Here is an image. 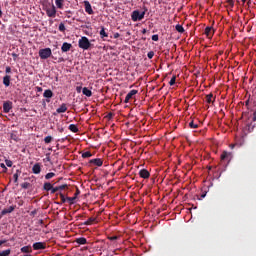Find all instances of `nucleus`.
<instances>
[{"label":"nucleus","mask_w":256,"mask_h":256,"mask_svg":"<svg viewBox=\"0 0 256 256\" xmlns=\"http://www.w3.org/2000/svg\"><path fill=\"white\" fill-rule=\"evenodd\" d=\"M36 89H37L38 93H41V91H43V88H41V87H37Z\"/></svg>","instance_id":"4d7b16f0"},{"label":"nucleus","mask_w":256,"mask_h":256,"mask_svg":"<svg viewBox=\"0 0 256 256\" xmlns=\"http://www.w3.org/2000/svg\"><path fill=\"white\" fill-rule=\"evenodd\" d=\"M100 37L101 39H105V37H109V34H107V32H105V27H101V30H100Z\"/></svg>","instance_id":"b1692460"},{"label":"nucleus","mask_w":256,"mask_h":256,"mask_svg":"<svg viewBox=\"0 0 256 256\" xmlns=\"http://www.w3.org/2000/svg\"><path fill=\"white\" fill-rule=\"evenodd\" d=\"M228 3L233 7V0H228Z\"/></svg>","instance_id":"bf43d9fd"},{"label":"nucleus","mask_w":256,"mask_h":256,"mask_svg":"<svg viewBox=\"0 0 256 256\" xmlns=\"http://www.w3.org/2000/svg\"><path fill=\"white\" fill-rule=\"evenodd\" d=\"M57 113H65L67 112V104L63 103L59 108L56 109Z\"/></svg>","instance_id":"a211bd4d"},{"label":"nucleus","mask_w":256,"mask_h":256,"mask_svg":"<svg viewBox=\"0 0 256 256\" xmlns=\"http://www.w3.org/2000/svg\"><path fill=\"white\" fill-rule=\"evenodd\" d=\"M68 129L72 131V133H79V128H77V125L75 124H70Z\"/></svg>","instance_id":"5701e85b"},{"label":"nucleus","mask_w":256,"mask_h":256,"mask_svg":"<svg viewBox=\"0 0 256 256\" xmlns=\"http://www.w3.org/2000/svg\"><path fill=\"white\" fill-rule=\"evenodd\" d=\"M250 3H251V0H248V5H250Z\"/></svg>","instance_id":"774afa93"},{"label":"nucleus","mask_w":256,"mask_h":256,"mask_svg":"<svg viewBox=\"0 0 256 256\" xmlns=\"http://www.w3.org/2000/svg\"><path fill=\"white\" fill-rule=\"evenodd\" d=\"M77 92L81 93V88L77 87Z\"/></svg>","instance_id":"0e129e2a"},{"label":"nucleus","mask_w":256,"mask_h":256,"mask_svg":"<svg viewBox=\"0 0 256 256\" xmlns=\"http://www.w3.org/2000/svg\"><path fill=\"white\" fill-rule=\"evenodd\" d=\"M147 57H148V59L155 57V52H153V51L148 52Z\"/></svg>","instance_id":"c03bdc74"},{"label":"nucleus","mask_w":256,"mask_h":256,"mask_svg":"<svg viewBox=\"0 0 256 256\" xmlns=\"http://www.w3.org/2000/svg\"><path fill=\"white\" fill-rule=\"evenodd\" d=\"M75 199H77L75 196H73V197H67V198H66V201H68V203H69L70 205H74V204H75Z\"/></svg>","instance_id":"7c9ffc66"},{"label":"nucleus","mask_w":256,"mask_h":256,"mask_svg":"<svg viewBox=\"0 0 256 256\" xmlns=\"http://www.w3.org/2000/svg\"><path fill=\"white\" fill-rule=\"evenodd\" d=\"M53 177H55V173H53V172H49L45 175V179H47V180L53 179Z\"/></svg>","instance_id":"c9c22d12"},{"label":"nucleus","mask_w":256,"mask_h":256,"mask_svg":"<svg viewBox=\"0 0 256 256\" xmlns=\"http://www.w3.org/2000/svg\"><path fill=\"white\" fill-rule=\"evenodd\" d=\"M109 241H117L119 239V236H108Z\"/></svg>","instance_id":"37998d69"},{"label":"nucleus","mask_w":256,"mask_h":256,"mask_svg":"<svg viewBox=\"0 0 256 256\" xmlns=\"http://www.w3.org/2000/svg\"><path fill=\"white\" fill-rule=\"evenodd\" d=\"M75 241L78 245H87V238L85 237L77 238Z\"/></svg>","instance_id":"4be33fe9"},{"label":"nucleus","mask_w":256,"mask_h":256,"mask_svg":"<svg viewBox=\"0 0 256 256\" xmlns=\"http://www.w3.org/2000/svg\"><path fill=\"white\" fill-rule=\"evenodd\" d=\"M10 138L12 139V141H15L16 143L19 141V135L17 134V132H12L10 134Z\"/></svg>","instance_id":"393cba45"},{"label":"nucleus","mask_w":256,"mask_h":256,"mask_svg":"<svg viewBox=\"0 0 256 256\" xmlns=\"http://www.w3.org/2000/svg\"><path fill=\"white\" fill-rule=\"evenodd\" d=\"M232 157H233V153L227 152V151H223L222 154H221V156H220V159H221L222 161H225V160H227V159H231Z\"/></svg>","instance_id":"9b49d317"},{"label":"nucleus","mask_w":256,"mask_h":256,"mask_svg":"<svg viewBox=\"0 0 256 256\" xmlns=\"http://www.w3.org/2000/svg\"><path fill=\"white\" fill-rule=\"evenodd\" d=\"M59 195H60V199H61V201H62V203H66L67 202V198H65V195L63 194V193H59Z\"/></svg>","instance_id":"a19ab883"},{"label":"nucleus","mask_w":256,"mask_h":256,"mask_svg":"<svg viewBox=\"0 0 256 256\" xmlns=\"http://www.w3.org/2000/svg\"><path fill=\"white\" fill-rule=\"evenodd\" d=\"M65 189H67V184L53 187V188H52V195L55 194V193H57V191H63V190H65Z\"/></svg>","instance_id":"4468645a"},{"label":"nucleus","mask_w":256,"mask_h":256,"mask_svg":"<svg viewBox=\"0 0 256 256\" xmlns=\"http://www.w3.org/2000/svg\"><path fill=\"white\" fill-rule=\"evenodd\" d=\"M58 131H59V133H63V131H65V129L59 128Z\"/></svg>","instance_id":"052dcab7"},{"label":"nucleus","mask_w":256,"mask_h":256,"mask_svg":"<svg viewBox=\"0 0 256 256\" xmlns=\"http://www.w3.org/2000/svg\"><path fill=\"white\" fill-rule=\"evenodd\" d=\"M95 221H96V218L90 217L86 222H84V225H93Z\"/></svg>","instance_id":"c756f323"},{"label":"nucleus","mask_w":256,"mask_h":256,"mask_svg":"<svg viewBox=\"0 0 256 256\" xmlns=\"http://www.w3.org/2000/svg\"><path fill=\"white\" fill-rule=\"evenodd\" d=\"M84 7H85V11L86 13H88V15H93V8L91 7V3L87 0L84 1Z\"/></svg>","instance_id":"423d86ee"},{"label":"nucleus","mask_w":256,"mask_h":256,"mask_svg":"<svg viewBox=\"0 0 256 256\" xmlns=\"http://www.w3.org/2000/svg\"><path fill=\"white\" fill-rule=\"evenodd\" d=\"M21 253H31V246H24L21 248Z\"/></svg>","instance_id":"c85d7f7f"},{"label":"nucleus","mask_w":256,"mask_h":256,"mask_svg":"<svg viewBox=\"0 0 256 256\" xmlns=\"http://www.w3.org/2000/svg\"><path fill=\"white\" fill-rule=\"evenodd\" d=\"M213 33H215V31L213 30L212 27L207 26L204 30V34L208 39H211V37H213Z\"/></svg>","instance_id":"9d476101"},{"label":"nucleus","mask_w":256,"mask_h":256,"mask_svg":"<svg viewBox=\"0 0 256 256\" xmlns=\"http://www.w3.org/2000/svg\"><path fill=\"white\" fill-rule=\"evenodd\" d=\"M78 47L84 51L89 50L91 48V42L89 41V38L82 36L78 41Z\"/></svg>","instance_id":"f257e3e1"},{"label":"nucleus","mask_w":256,"mask_h":256,"mask_svg":"<svg viewBox=\"0 0 256 256\" xmlns=\"http://www.w3.org/2000/svg\"><path fill=\"white\" fill-rule=\"evenodd\" d=\"M30 185L31 184L29 182H24V183L21 184V187H22V189H29Z\"/></svg>","instance_id":"ea45409f"},{"label":"nucleus","mask_w":256,"mask_h":256,"mask_svg":"<svg viewBox=\"0 0 256 256\" xmlns=\"http://www.w3.org/2000/svg\"><path fill=\"white\" fill-rule=\"evenodd\" d=\"M175 29L178 33H185V28L181 24L176 25Z\"/></svg>","instance_id":"cd10ccee"},{"label":"nucleus","mask_w":256,"mask_h":256,"mask_svg":"<svg viewBox=\"0 0 256 256\" xmlns=\"http://www.w3.org/2000/svg\"><path fill=\"white\" fill-rule=\"evenodd\" d=\"M82 93H83V95H85L86 97H92V95H93V92H91V90H90L89 88H87V87H84V88L82 89Z\"/></svg>","instance_id":"aec40b11"},{"label":"nucleus","mask_w":256,"mask_h":256,"mask_svg":"<svg viewBox=\"0 0 256 256\" xmlns=\"http://www.w3.org/2000/svg\"><path fill=\"white\" fill-rule=\"evenodd\" d=\"M13 109V102L6 101L3 103V111L4 113H9Z\"/></svg>","instance_id":"39448f33"},{"label":"nucleus","mask_w":256,"mask_h":256,"mask_svg":"<svg viewBox=\"0 0 256 256\" xmlns=\"http://www.w3.org/2000/svg\"><path fill=\"white\" fill-rule=\"evenodd\" d=\"M43 189L44 191H53V184H51L50 182H45L43 185Z\"/></svg>","instance_id":"6ab92c4d"},{"label":"nucleus","mask_w":256,"mask_h":256,"mask_svg":"<svg viewBox=\"0 0 256 256\" xmlns=\"http://www.w3.org/2000/svg\"><path fill=\"white\" fill-rule=\"evenodd\" d=\"M12 57H13V59L15 61V59H17L19 57V55L15 54V53H12Z\"/></svg>","instance_id":"5fc2aeb1"},{"label":"nucleus","mask_w":256,"mask_h":256,"mask_svg":"<svg viewBox=\"0 0 256 256\" xmlns=\"http://www.w3.org/2000/svg\"><path fill=\"white\" fill-rule=\"evenodd\" d=\"M139 175L142 179H149V177H151V173H149V170L147 169H141Z\"/></svg>","instance_id":"1a4fd4ad"},{"label":"nucleus","mask_w":256,"mask_h":256,"mask_svg":"<svg viewBox=\"0 0 256 256\" xmlns=\"http://www.w3.org/2000/svg\"><path fill=\"white\" fill-rule=\"evenodd\" d=\"M142 33H143V35H145V33H147V29L144 28V29L142 30Z\"/></svg>","instance_id":"e2e57ef3"},{"label":"nucleus","mask_w":256,"mask_h":256,"mask_svg":"<svg viewBox=\"0 0 256 256\" xmlns=\"http://www.w3.org/2000/svg\"><path fill=\"white\" fill-rule=\"evenodd\" d=\"M83 159H88L89 157H93L90 151H86L82 154Z\"/></svg>","instance_id":"473e14b6"},{"label":"nucleus","mask_w":256,"mask_h":256,"mask_svg":"<svg viewBox=\"0 0 256 256\" xmlns=\"http://www.w3.org/2000/svg\"><path fill=\"white\" fill-rule=\"evenodd\" d=\"M0 167H1L2 169H4V173H7V166H5L4 163H1V164H0Z\"/></svg>","instance_id":"de8ad7c7"},{"label":"nucleus","mask_w":256,"mask_h":256,"mask_svg":"<svg viewBox=\"0 0 256 256\" xmlns=\"http://www.w3.org/2000/svg\"><path fill=\"white\" fill-rule=\"evenodd\" d=\"M32 172L34 173V175H39V173H41V164H34V166L32 167Z\"/></svg>","instance_id":"ddd939ff"},{"label":"nucleus","mask_w":256,"mask_h":256,"mask_svg":"<svg viewBox=\"0 0 256 256\" xmlns=\"http://www.w3.org/2000/svg\"><path fill=\"white\" fill-rule=\"evenodd\" d=\"M137 93H139V91L137 90H131L125 97L124 103H128L129 101H131V99H133L134 95H137Z\"/></svg>","instance_id":"0eeeda50"},{"label":"nucleus","mask_w":256,"mask_h":256,"mask_svg":"<svg viewBox=\"0 0 256 256\" xmlns=\"http://www.w3.org/2000/svg\"><path fill=\"white\" fill-rule=\"evenodd\" d=\"M206 103H213V94L206 95Z\"/></svg>","instance_id":"2f4dec72"},{"label":"nucleus","mask_w":256,"mask_h":256,"mask_svg":"<svg viewBox=\"0 0 256 256\" xmlns=\"http://www.w3.org/2000/svg\"><path fill=\"white\" fill-rule=\"evenodd\" d=\"M71 47H72L71 44H69L67 42H64L62 44L61 50H62L63 53H67V51H71Z\"/></svg>","instance_id":"2eb2a0df"},{"label":"nucleus","mask_w":256,"mask_h":256,"mask_svg":"<svg viewBox=\"0 0 256 256\" xmlns=\"http://www.w3.org/2000/svg\"><path fill=\"white\" fill-rule=\"evenodd\" d=\"M152 41H159V35L157 34L152 35Z\"/></svg>","instance_id":"49530a36"},{"label":"nucleus","mask_w":256,"mask_h":256,"mask_svg":"<svg viewBox=\"0 0 256 256\" xmlns=\"http://www.w3.org/2000/svg\"><path fill=\"white\" fill-rule=\"evenodd\" d=\"M5 73H11V68L9 66L6 67Z\"/></svg>","instance_id":"3c124183"},{"label":"nucleus","mask_w":256,"mask_h":256,"mask_svg":"<svg viewBox=\"0 0 256 256\" xmlns=\"http://www.w3.org/2000/svg\"><path fill=\"white\" fill-rule=\"evenodd\" d=\"M78 195H81V190H79V188L76 189V192H75V194H74V197H76V199H77V196H78Z\"/></svg>","instance_id":"09e8293b"},{"label":"nucleus","mask_w":256,"mask_h":256,"mask_svg":"<svg viewBox=\"0 0 256 256\" xmlns=\"http://www.w3.org/2000/svg\"><path fill=\"white\" fill-rule=\"evenodd\" d=\"M230 149H235V144H230Z\"/></svg>","instance_id":"680f3d73"},{"label":"nucleus","mask_w":256,"mask_h":256,"mask_svg":"<svg viewBox=\"0 0 256 256\" xmlns=\"http://www.w3.org/2000/svg\"><path fill=\"white\" fill-rule=\"evenodd\" d=\"M11 255V249L3 250L0 252V256H9Z\"/></svg>","instance_id":"72a5a7b5"},{"label":"nucleus","mask_w":256,"mask_h":256,"mask_svg":"<svg viewBox=\"0 0 256 256\" xmlns=\"http://www.w3.org/2000/svg\"><path fill=\"white\" fill-rule=\"evenodd\" d=\"M67 19H71V11H68L66 14Z\"/></svg>","instance_id":"603ef678"},{"label":"nucleus","mask_w":256,"mask_h":256,"mask_svg":"<svg viewBox=\"0 0 256 256\" xmlns=\"http://www.w3.org/2000/svg\"><path fill=\"white\" fill-rule=\"evenodd\" d=\"M91 165H96V167H102L103 166V160L101 158H95L91 159L89 161Z\"/></svg>","instance_id":"6e6552de"},{"label":"nucleus","mask_w":256,"mask_h":256,"mask_svg":"<svg viewBox=\"0 0 256 256\" xmlns=\"http://www.w3.org/2000/svg\"><path fill=\"white\" fill-rule=\"evenodd\" d=\"M3 85L5 87H9V85H11V76L10 75H5L3 77Z\"/></svg>","instance_id":"dca6fc26"},{"label":"nucleus","mask_w":256,"mask_h":256,"mask_svg":"<svg viewBox=\"0 0 256 256\" xmlns=\"http://www.w3.org/2000/svg\"><path fill=\"white\" fill-rule=\"evenodd\" d=\"M15 211V206H10L9 208H5L1 211V215H7L9 213H13Z\"/></svg>","instance_id":"f3484780"},{"label":"nucleus","mask_w":256,"mask_h":256,"mask_svg":"<svg viewBox=\"0 0 256 256\" xmlns=\"http://www.w3.org/2000/svg\"><path fill=\"white\" fill-rule=\"evenodd\" d=\"M45 248H46V246H45V243H43V242H36L33 244L34 251H39V250L45 249Z\"/></svg>","instance_id":"f8f14e48"},{"label":"nucleus","mask_w":256,"mask_h":256,"mask_svg":"<svg viewBox=\"0 0 256 256\" xmlns=\"http://www.w3.org/2000/svg\"><path fill=\"white\" fill-rule=\"evenodd\" d=\"M58 29H59V31L61 33H65V29H66L65 28V24L64 23H60Z\"/></svg>","instance_id":"e433bc0d"},{"label":"nucleus","mask_w":256,"mask_h":256,"mask_svg":"<svg viewBox=\"0 0 256 256\" xmlns=\"http://www.w3.org/2000/svg\"><path fill=\"white\" fill-rule=\"evenodd\" d=\"M119 37H121V35L118 32L114 33V39H119Z\"/></svg>","instance_id":"8fccbe9b"},{"label":"nucleus","mask_w":256,"mask_h":256,"mask_svg":"<svg viewBox=\"0 0 256 256\" xmlns=\"http://www.w3.org/2000/svg\"><path fill=\"white\" fill-rule=\"evenodd\" d=\"M253 129H255V125H253V122H251L250 124H248V130L253 131Z\"/></svg>","instance_id":"a18cd8bd"},{"label":"nucleus","mask_w":256,"mask_h":256,"mask_svg":"<svg viewBox=\"0 0 256 256\" xmlns=\"http://www.w3.org/2000/svg\"><path fill=\"white\" fill-rule=\"evenodd\" d=\"M19 175H21V170H16V173L13 175L14 183L19 181Z\"/></svg>","instance_id":"a878e982"},{"label":"nucleus","mask_w":256,"mask_h":256,"mask_svg":"<svg viewBox=\"0 0 256 256\" xmlns=\"http://www.w3.org/2000/svg\"><path fill=\"white\" fill-rule=\"evenodd\" d=\"M5 163H6L7 167H13V161L6 159Z\"/></svg>","instance_id":"79ce46f5"},{"label":"nucleus","mask_w":256,"mask_h":256,"mask_svg":"<svg viewBox=\"0 0 256 256\" xmlns=\"http://www.w3.org/2000/svg\"><path fill=\"white\" fill-rule=\"evenodd\" d=\"M252 121H256V111L252 114Z\"/></svg>","instance_id":"864d4df0"},{"label":"nucleus","mask_w":256,"mask_h":256,"mask_svg":"<svg viewBox=\"0 0 256 256\" xmlns=\"http://www.w3.org/2000/svg\"><path fill=\"white\" fill-rule=\"evenodd\" d=\"M4 243H7V240H1L0 241V247H1V245H4Z\"/></svg>","instance_id":"13d9d810"},{"label":"nucleus","mask_w":256,"mask_h":256,"mask_svg":"<svg viewBox=\"0 0 256 256\" xmlns=\"http://www.w3.org/2000/svg\"><path fill=\"white\" fill-rule=\"evenodd\" d=\"M38 54L40 59H49V57L53 55V52L51 51V48H44V49H40Z\"/></svg>","instance_id":"7ed1b4c3"},{"label":"nucleus","mask_w":256,"mask_h":256,"mask_svg":"<svg viewBox=\"0 0 256 256\" xmlns=\"http://www.w3.org/2000/svg\"><path fill=\"white\" fill-rule=\"evenodd\" d=\"M107 117H108V119H113V113H108V115H107Z\"/></svg>","instance_id":"6e6d98bb"},{"label":"nucleus","mask_w":256,"mask_h":256,"mask_svg":"<svg viewBox=\"0 0 256 256\" xmlns=\"http://www.w3.org/2000/svg\"><path fill=\"white\" fill-rule=\"evenodd\" d=\"M51 141H53V137H52V136H46V137L44 138V142H45L46 144L51 143Z\"/></svg>","instance_id":"4c0bfd02"},{"label":"nucleus","mask_w":256,"mask_h":256,"mask_svg":"<svg viewBox=\"0 0 256 256\" xmlns=\"http://www.w3.org/2000/svg\"><path fill=\"white\" fill-rule=\"evenodd\" d=\"M177 81V76H173L172 78H171V80L169 81V85L170 86H173V85H175V82Z\"/></svg>","instance_id":"58836bf2"},{"label":"nucleus","mask_w":256,"mask_h":256,"mask_svg":"<svg viewBox=\"0 0 256 256\" xmlns=\"http://www.w3.org/2000/svg\"><path fill=\"white\" fill-rule=\"evenodd\" d=\"M55 3L58 9H63V3H65V0H55Z\"/></svg>","instance_id":"bb28decb"},{"label":"nucleus","mask_w":256,"mask_h":256,"mask_svg":"<svg viewBox=\"0 0 256 256\" xmlns=\"http://www.w3.org/2000/svg\"><path fill=\"white\" fill-rule=\"evenodd\" d=\"M43 97L46 99H51L53 97V91L51 89L45 90L43 93Z\"/></svg>","instance_id":"412c9836"},{"label":"nucleus","mask_w":256,"mask_h":256,"mask_svg":"<svg viewBox=\"0 0 256 256\" xmlns=\"http://www.w3.org/2000/svg\"><path fill=\"white\" fill-rule=\"evenodd\" d=\"M131 19L134 22L143 21V19H145V12H139V10H134L131 14Z\"/></svg>","instance_id":"f03ea898"},{"label":"nucleus","mask_w":256,"mask_h":256,"mask_svg":"<svg viewBox=\"0 0 256 256\" xmlns=\"http://www.w3.org/2000/svg\"><path fill=\"white\" fill-rule=\"evenodd\" d=\"M189 127L190 129H197L199 127L198 124H195V122L192 120L191 122H189Z\"/></svg>","instance_id":"f704fd0d"},{"label":"nucleus","mask_w":256,"mask_h":256,"mask_svg":"<svg viewBox=\"0 0 256 256\" xmlns=\"http://www.w3.org/2000/svg\"><path fill=\"white\" fill-rule=\"evenodd\" d=\"M205 196H206V194H202V195H201V198H202V199H205Z\"/></svg>","instance_id":"69168bd1"},{"label":"nucleus","mask_w":256,"mask_h":256,"mask_svg":"<svg viewBox=\"0 0 256 256\" xmlns=\"http://www.w3.org/2000/svg\"><path fill=\"white\" fill-rule=\"evenodd\" d=\"M246 2H247V0H242L243 5H245Z\"/></svg>","instance_id":"338daca9"},{"label":"nucleus","mask_w":256,"mask_h":256,"mask_svg":"<svg viewBox=\"0 0 256 256\" xmlns=\"http://www.w3.org/2000/svg\"><path fill=\"white\" fill-rule=\"evenodd\" d=\"M46 15L51 18L57 17V8H55V5L52 4L51 7L46 8Z\"/></svg>","instance_id":"20e7f679"}]
</instances>
